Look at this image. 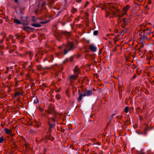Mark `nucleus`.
<instances>
[{"instance_id": "10", "label": "nucleus", "mask_w": 154, "mask_h": 154, "mask_svg": "<svg viewBox=\"0 0 154 154\" xmlns=\"http://www.w3.org/2000/svg\"><path fill=\"white\" fill-rule=\"evenodd\" d=\"M4 131L6 134H10L11 133V131L7 128H5L4 129Z\"/></svg>"}, {"instance_id": "17", "label": "nucleus", "mask_w": 154, "mask_h": 154, "mask_svg": "<svg viewBox=\"0 0 154 154\" xmlns=\"http://www.w3.org/2000/svg\"><path fill=\"white\" fill-rule=\"evenodd\" d=\"M77 11V9L76 8H73L72 9V12L73 13H75Z\"/></svg>"}, {"instance_id": "40", "label": "nucleus", "mask_w": 154, "mask_h": 154, "mask_svg": "<svg viewBox=\"0 0 154 154\" xmlns=\"http://www.w3.org/2000/svg\"><path fill=\"white\" fill-rule=\"evenodd\" d=\"M11 52H12V51H11L10 52V53H11Z\"/></svg>"}, {"instance_id": "24", "label": "nucleus", "mask_w": 154, "mask_h": 154, "mask_svg": "<svg viewBox=\"0 0 154 154\" xmlns=\"http://www.w3.org/2000/svg\"><path fill=\"white\" fill-rule=\"evenodd\" d=\"M73 60V58L72 57H71L70 58V61H72Z\"/></svg>"}, {"instance_id": "36", "label": "nucleus", "mask_w": 154, "mask_h": 154, "mask_svg": "<svg viewBox=\"0 0 154 154\" xmlns=\"http://www.w3.org/2000/svg\"><path fill=\"white\" fill-rule=\"evenodd\" d=\"M32 54V52H31V53H30V54Z\"/></svg>"}, {"instance_id": "1", "label": "nucleus", "mask_w": 154, "mask_h": 154, "mask_svg": "<svg viewBox=\"0 0 154 154\" xmlns=\"http://www.w3.org/2000/svg\"><path fill=\"white\" fill-rule=\"evenodd\" d=\"M112 5L111 3H105L102 5L103 7L102 9L105 10L107 8L109 9V11H106V17H110L116 16L119 17V13L120 12L119 10L113 7H111Z\"/></svg>"}, {"instance_id": "2", "label": "nucleus", "mask_w": 154, "mask_h": 154, "mask_svg": "<svg viewBox=\"0 0 154 154\" xmlns=\"http://www.w3.org/2000/svg\"><path fill=\"white\" fill-rule=\"evenodd\" d=\"M92 94L93 91L92 90L86 89L84 91L83 93L79 92V96L78 98V102L81 101L83 97L89 96L91 95Z\"/></svg>"}, {"instance_id": "32", "label": "nucleus", "mask_w": 154, "mask_h": 154, "mask_svg": "<svg viewBox=\"0 0 154 154\" xmlns=\"http://www.w3.org/2000/svg\"><path fill=\"white\" fill-rule=\"evenodd\" d=\"M15 2H17V0H14Z\"/></svg>"}, {"instance_id": "29", "label": "nucleus", "mask_w": 154, "mask_h": 154, "mask_svg": "<svg viewBox=\"0 0 154 154\" xmlns=\"http://www.w3.org/2000/svg\"><path fill=\"white\" fill-rule=\"evenodd\" d=\"M147 30H146V29H144L143 30V31L144 32H145V31H147Z\"/></svg>"}, {"instance_id": "18", "label": "nucleus", "mask_w": 154, "mask_h": 154, "mask_svg": "<svg viewBox=\"0 0 154 154\" xmlns=\"http://www.w3.org/2000/svg\"><path fill=\"white\" fill-rule=\"evenodd\" d=\"M128 107H126L124 109L125 112L126 113H127L128 112Z\"/></svg>"}, {"instance_id": "35", "label": "nucleus", "mask_w": 154, "mask_h": 154, "mask_svg": "<svg viewBox=\"0 0 154 154\" xmlns=\"http://www.w3.org/2000/svg\"><path fill=\"white\" fill-rule=\"evenodd\" d=\"M145 34H146V35H147V34L148 35V34H149V33H145Z\"/></svg>"}, {"instance_id": "28", "label": "nucleus", "mask_w": 154, "mask_h": 154, "mask_svg": "<svg viewBox=\"0 0 154 154\" xmlns=\"http://www.w3.org/2000/svg\"><path fill=\"white\" fill-rule=\"evenodd\" d=\"M97 144L98 145H100V142H97Z\"/></svg>"}, {"instance_id": "11", "label": "nucleus", "mask_w": 154, "mask_h": 154, "mask_svg": "<svg viewBox=\"0 0 154 154\" xmlns=\"http://www.w3.org/2000/svg\"><path fill=\"white\" fill-rule=\"evenodd\" d=\"M128 20L127 19H124L122 20V22L124 23L125 25H126L128 24Z\"/></svg>"}, {"instance_id": "7", "label": "nucleus", "mask_w": 154, "mask_h": 154, "mask_svg": "<svg viewBox=\"0 0 154 154\" xmlns=\"http://www.w3.org/2000/svg\"><path fill=\"white\" fill-rule=\"evenodd\" d=\"M74 72L75 74L78 75V74L79 73L80 69L79 68H78L77 66H75V68L74 69Z\"/></svg>"}, {"instance_id": "6", "label": "nucleus", "mask_w": 154, "mask_h": 154, "mask_svg": "<svg viewBox=\"0 0 154 154\" xmlns=\"http://www.w3.org/2000/svg\"><path fill=\"white\" fill-rule=\"evenodd\" d=\"M90 49L93 51H95L97 49L96 47L93 45H91L89 46Z\"/></svg>"}, {"instance_id": "22", "label": "nucleus", "mask_w": 154, "mask_h": 154, "mask_svg": "<svg viewBox=\"0 0 154 154\" xmlns=\"http://www.w3.org/2000/svg\"><path fill=\"white\" fill-rule=\"evenodd\" d=\"M29 28V27H24L23 28V29L25 30H27Z\"/></svg>"}, {"instance_id": "14", "label": "nucleus", "mask_w": 154, "mask_h": 154, "mask_svg": "<svg viewBox=\"0 0 154 154\" xmlns=\"http://www.w3.org/2000/svg\"><path fill=\"white\" fill-rule=\"evenodd\" d=\"M12 69V67H7V70L6 71H5V73H7L8 72L11 71V69Z\"/></svg>"}, {"instance_id": "15", "label": "nucleus", "mask_w": 154, "mask_h": 154, "mask_svg": "<svg viewBox=\"0 0 154 154\" xmlns=\"http://www.w3.org/2000/svg\"><path fill=\"white\" fill-rule=\"evenodd\" d=\"M49 126H50L49 129V132H50L51 130V128H52L53 127L54 125L53 124H51L50 122H49Z\"/></svg>"}, {"instance_id": "9", "label": "nucleus", "mask_w": 154, "mask_h": 154, "mask_svg": "<svg viewBox=\"0 0 154 154\" xmlns=\"http://www.w3.org/2000/svg\"><path fill=\"white\" fill-rule=\"evenodd\" d=\"M78 76V75L74 74V75H71L70 77V79L71 81H73L75 80L76 78Z\"/></svg>"}, {"instance_id": "20", "label": "nucleus", "mask_w": 154, "mask_h": 154, "mask_svg": "<svg viewBox=\"0 0 154 154\" xmlns=\"http://www.w3.org/2000/svg\"><path fill=\"white\" fill-rule=\"evenodd\" d=\"M144 46V44L143 43H142L140 44V48H142Z\"/></svg>"}, {"instance_id": "34", "label": "nucleus", "mask_w": 154, "mask_h": 154, "mask_svg": "<svg viewBox=\"0 0 154 154\" xmlns=\"http://www.w3.org/2000/svg\"><path fill=\"white\" fill-rule=\"evenodd\" d=\"M31 67H32V66H29V68H31Z\"/></svg>"}, {"instance_id": "30", "label": "nucleus", "mask_w": 154, "mask_h": 154, "mask_svg": "<svg viewBox=\"0 0 154 154\" xmlns=\"http://www.w3.org/2000/svg\"><path fill=\"white\" fill-rule=\"evenodd\" d=\"M151 3V1H149L148 2V4H150Z\"/></svg>"}, {"instance_id": "8", "label": "nucleus", "mask_w": 154, "mask_h": 154, "mask_svg": "<svg viewBox=\"0 0 154 154\" xmlns=\"http://www.w3.org/2000/svg\"><path fill=\"white\" fill-rule=\"evenodd\" d=\"M54 111V108L53 107L49 108V109L47 110V113L49 114L52 113Z\"/></svg>"}, {"instance_id": "12", "label": "nucleus", "mask_w": 154, "mask_h": 154, "mask_svg": "<svg viewBox=\"0 0 154 154\" xmlns=\"http://www.w3.org/2000/svg\"><path fill=\"white\" fill-rule=\"evenodd\" d=\"M14 21L15 23L17 24H20L21 23L20 21L18 19H14Z\"/></svg>"}, {"instance_id": "13", "label": "nucleus", "mask_w": 154, "mask_h": 154, "mask_svg": "<svg viewBox=\"0 0 154 154\" xmlns=\"http://www.w3.org/2000/svg\"><path fill=\"white\" fill-rule=\"evenodd\" d=\"M32 26H34L35 27H39L41 26V25L40 24H36V23H33V24H32Z\"/></svg>"}, {"instance_id": "16", "label": "nucleus", "mask_w": 154, "mask_h": 154, "mask_svg": "<svg viewBox=\"0 0 154 154\" xmlns=\"http://www.w3.org/2000/svg\"><path fill=\"white\" fill-rule=\"evenodd\" d=\"M4 140V137H2L0 138V143H2Z\"/></svg>"}, {"instance_id": "26", "label": "nucleus", "mask_w": 154, "mask_h": 154, "mask_svg": "<svg viewBox=\"0 0 154 154\" xmlns=\"http://www.w3.org/2000/svg\"><path fill=\"white\" fill-rule=\"evenodd\" d=\"M139 154H144V153L142 151H140Z\"/></svg>"}, {"instance_id": "37", "label": "nucleus", "mask_w": 154, "mask_h": 154, "mask_svg": "<svg viewBox=\"0 0 154 154\" xmlns=\"http://www.w3.org/2000/svg\"><path fill=\"white\" fill-rule=\"evenodd\" d=\"M44 85V87H45V85Z\"/></svg>"}, {"instance_id": "27", "label": "nucleus", "mask_w": 154, "mask_h": 154, "mask_svg": "<svg viewBox=\"0 0 154 154\" xmlns=\"http://www.w3.org/2000/svg\"><path fill=\"white\" fill-rule=\"evenodd\" d=\"M139 118L140 119H142V117L141 116H139Z\"/></svg>"}, {"instance_id": "31", "label": "nucleus", "mask_w": 154, "mask_h": 154, "mask_svg": "<svg viewBox=\"0 0 154 154\" xmlns=\"http://www.w3.org/2000/svg\"><path fill=\"white\" fill-rule=\"evenodd\" d=\"M117 41V40H115L114 43H116Z\"/></svg>"}, {"instance_id": "4", "label": "nucleus", "mask_w": 154, "mask_h": 154, "mask_svg": "<svg viewBox=\"0 0 154 154\" xmlns=\"http://www.w3.org/2000/svg\"><path fill=\"white\" fill-rule=\"evenodd\" d=\"M129 7H130L129 5H127L122 10L123 13L122 14H119V17H122L123 16L126 14L127 11L129 9Z\"/></svg>"}, {"instance_id": "19", "label": "nucleus", "mask_w": 154, "mask_h": 154, "mask_svg": "<svg viewBox=\"0 0 154 154\" xmlns=\"http://www.w3.org/2000/svg\"><path fill=\"white\" fill-rule=\"evenodd\" d=\"M98 33V31L97 30H95L94 32V35H97Z\"/></svg>"}, {"instance_id": "39", "label": "nucleus", "mask_w": 154, "mask_h": 154, "mask_svg": "<svg viewBox=\"0 0 154 154\" xmlns=\"http://www.w3.org/2000/svg\"><path fill=\"white\" fill-rule=\"evenodd\" d=\"M11 52H12V51H11L10 52V53H11Z\"/></svg>"}, {"instance_id": "3", "label": "nucleus", "mask_w": 154, "mask_h": 154, "mask_svg": "<svg viewBox=\"0 0 154 154\" xmlns=\"http://www.w3.org/2000/svg\"><path fill=\"white\" fill-rule=\"evenodd\" d=\"M73 46V44L72 42H69L66 47V49L64 50V54H66L67 53L68 51H67V50L69 51L71 50L72 49Z\"/></svg>"}, {"instance_id": "21", "label": "nucleus", "mask_w": 154, "mask_h": 154, "mask_svg": "<svg viewBox=\"0 0 154 154\" xmlns=\"http://www.w3.org/2000/svg\"><path fill=\"white\" fill-rule=\"evenodd\" d=\"M56 97L57 98V99L58 100H59L60 99V96L59 95H57L56 96Z\"/></svg>"}, {"instance_id": "23", "label": "nucleus", "mask_w": 154, "mask_h": 154, "mask_svg": "<svg viewBox=\"0 0 154 154\" xmlns=\"http://www.w3.org/2000/svg\"><path fill=\"white\" fill-rule=\"evenodd\" d=\"M89 4V2H87L86 3L85 5V6H86L87 5H88Z\"/></svg>"}, {"instance_id": "5", "label": "nucleus", "mask_w": 154, "mask_h": 154, "mask_svg": "<svg viewBox=\"0 0 154 154\" xmlns=\"http://www.w3.org/2000/svg\"><path fill=\"white\" fill-rule=\"evenodd\" d=\"M23 93V91L20 90L19 91H16L14 94L15 97L22 95Z\"/></svg>"}, {"instance_id": "25", "label": "nucleus", "mask_w": 154, "mask_h": 154, "mask_svg": "<svg viewBox=\"0 0 154 154\" xmlns=\"http://www.w3.org/2000/svg\"><path fill=\"white\" fill-rule=\"evenodd\" d=\"M11 75L10 74L9 76L8 77V78L9 79H11Z\"/></svg>"}, {"instance_id": "38", "label": "nucleus", "mask_w": 154, "mask_h": 154, "mask_svg": "<svg viewBox=\"0 0 154 154\" xmlns=\"http://www.w3.org/2000/svg\"><path fill=\"white\" fill-rule=\"evenodd\" d=\"M53 121H54V119H53Z\"/></svg>"}, {"instance_id": "33", "label": "nucleus", "mask_w": 154, "mask_h": 154, "mask_svg": "<svg viewBox=\"0 0 154 154\" xmlns=\"http://www.w3.org/2000/svg\"><path fill=\"white\" fill-rule=\"evenodd\" d=\"M146 129H145V131H145V132H144V133H145V134H146Z\"/></svg>"}]
</instances>
